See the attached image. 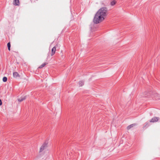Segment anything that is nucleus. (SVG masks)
<instances>
[{"label": "nucleus", "instance_id": "obj_6", "mask_svg": "<svg viewBox=\"0 0 160 160\" xmlns=\"http://www.w3.org/2000/svg\"><path fill=\"white\" fill-rule=\"evenodd\" d=\"M153 97L156 100L160 99V95L158 93H155L154 94Z\"/></svg>", "mask_w": 160, "mask_h": 160}, {"label": "nucleus", "instance_id": "obj_9", "mask_svg": "<svg viewBox=\"0 0 160 160\" xmlns=\"http://www.w3.org/2000/svg\"><path fill=\"white\" fill-rule=\"evenodd\" d=\"M26 98V96H25L23 97H21L19 98L18 99V101L20 102H21L23 100H25Z\"/></svg>", "mask_w": 160, "mask_h": 160}, {"label": "nucleus", "instance_id": "obj_15", "mask_svg": "<svg viewBox=\"0 0 160 160\" xmlns=\"http://www.w3.org/2000/svg\"><path fill=\"white\" fill-rule=\"evenodd\" d=\"M149 122H147L144 124V126L143 127H144V128H145V127L147 128L149 126Z\"/></svg>", "mask_w": 160, "mask_h": 160}, {"label": "nucleus", "instance_id": "obj_3", "mask_svg": "<svg viewBox=\"0 0 160 160\" xmlns=\"http://www.w3.org/2000/svg\"><path fill=\"white\" fill-rule=\"evenodd\" d=\"M48 142L45 141L39 150V152H41L48 147Z\"/></svg>", "mask_w": 160, "mask_h": 160}, {"label": "nucleus", "instance_id": "obj_12", "mask_svg": "<svg viewBox=\"0 0 160 160\" xmlns=\"http://www.w3.org/2000/svg\"><path fill=\"white\" fill-rule=\"evenodd\" d=\"M116 3V1L115 0H113L110 3V5L111 6H113Z\"/></svg>", "mask_w": 160, "mask_h": 160}, {"label": "nucleus", "instance_id": "obj_11", "mask_svg": "<svg viewBox=\"0 0 160 160\" xmlns=\"http://www.w3.org/2000/svg\"><path fill=\"white\" fill-rule=\"evenodd\" d=\"M48 63L47 62H44L43 63H42L41 65H40L39 67V68H42L43 67H44Z\"/></svg>", "mask_w": 160, "mask_h": 160}, {"label": "nucleus", "instance_id": "obj_14", "mask_svg": "<svg viewBox=\"0 0 160 160\" xmlns=\"http://www.w3.org/2000/svg\"><path fill=\"white\" fill-rule=\"evenodd\" d=\"M7 47L9 51L10 50L11 44L10 42H8L7 44Z\"/></svg>", "mask_w": 160, "mask_h": 160}, {"label": "nucleus", "instance_id": "obj_7", "mask_svg": "<svg viewBox=\"0 0 160 160\" xmlns=\"http://www.w3.org/2000/svg\"><path fill=\"white\" fill-rule=\"evenodd\" d=\"M56 51V47L55 46L52 49V52L51 53V56H52L55 53Z\"/></svg>", "mask_w": 160, "mask_h": 160}, {"label": "nucleus", "instance_id": "obj_1", "mask_svg": "<svg viewBox=\"0 0 160 160\" xmlns=\"http://www.w3.org/2000/svg\"><path fill=\"white\" fill-rule=\"evenodd\" d=\"M104 19L97 12L93 19V22L96 24H97L102 21Z\"/></svg>", "mask_w": 160, "mask_h": 160}, {"label": "nucleus", "instance_id": "obj_13", "mask_svg": "<svg viewBox=\"0 0 160 160\" xmlns=\"http://www.w3.org/2000/svg\"><path fill=\"white\" fill-rule=\"evenodd\" d=\"M84 84V82L83 81H80L79 82V86L81 87Z\"/></svg>", "mask_w": 160, "mask_h": 160}, {"label": "nucleus", "instance_id": "obj_2", "mask_svg": "<svg viewBox=\"0 0 160 160\" xmlns=\"http://www.w3.org/2000/svg\"><path fill=\"white\" fill-rule=\"evenodd\" d=\"M107 8L105 7H104L101 8L97 12L105 18L107 15Z\"/></svg>", "mask_w": 160, "mask_h": 160}, {"label": "nucleus", "instance_id": "obj_8", "mask_svg": "<svg viewBox=\"0 0 160 160\" xmlns=\"http://www.w3.org/2000/svg\"><path fill=\"white\" fill-rule=\"evenodd\" d=\"M13 4L16 6H19V0H14Z\"/></svg>", "mask_w": 160, "mask_h": 160}, {"label": "nucleus", "instance_id": "obj_4", "mask_svg": "<svg viewBox=\"0 0 160 160\" xmlns=\"http://www.w3.org/2000/svg\"><path fill=\"white\" fill-rule=\"evenodd\" d=\"M13 76L14 78H16L17 77H20V75L17 72H14L13 73Z\"/></svg>", "mask_w": 160, "mask_h": 160}, {"label": "nucleus", "instance_id": "obj_5", "mask_svg": "<svg viewBox=\"0 0 160 160\" xmlns=\"http://www.w3.org/2000/svg\"><path fill=\"white\" fill-rule=\"evenodd\" d=\"M158 120V118L156 117H154L152 118L150 121V122H157Z\"/></svg>", "mask_w": 160, "mask_h": 160}, {"label": "nucleus", "instance_id": "obj_16", "mask_svg": "<svg viewBox=\"0 0 160 160\" xmlns=\"http://www.w3.org/2000/svg\"><path fill=\"white\" fill-rule=\"evenodd\" d=\"M2 81L4 82H6L7 81V78L6 77H4L2 78Z\"/></svg>", "mask_w": 160, "mask_h": 160}, {"label": "nucleus", "instance_id": "obj_17", "mask_svg": "<svg viewBox=\"0 0 160 160\" xmlns=\"http://www.w3.org/2000/svg\"><path fill=\"white\" fill-rule=\"evenodd\" d=\"M2 102L1 99H0V106L2 105Z\"/></svg>", "mask_w": 160, "mask_h": 160}, {"label": "nucleus", "instance_id": "obj_10", "mask_svg": "<svg viewBox=\"0 0 160 160\" xmlns=\"http://www.w3.org/2000/svg\"><path fill=\"white\" fill-rule=\"evenodd\" d=\"M136 125V124L134 123V124H132L128 126L127 127V129L128 130H129V129H130L131 128H132L133 127H134Z\"/></svg>", "mask_w": 160, "mask_h": 160}]
</instances>
